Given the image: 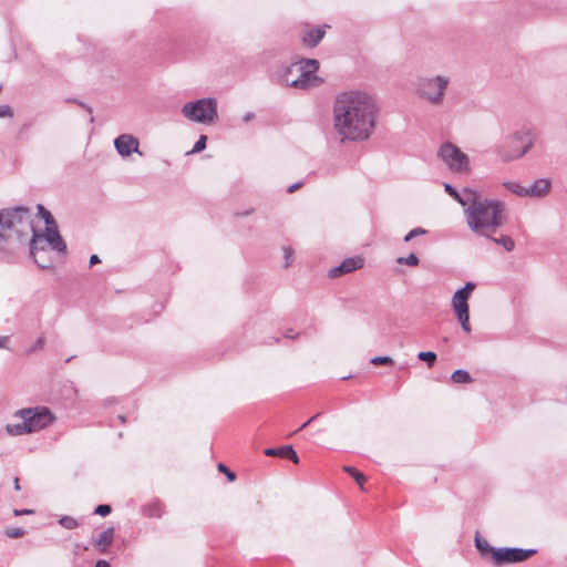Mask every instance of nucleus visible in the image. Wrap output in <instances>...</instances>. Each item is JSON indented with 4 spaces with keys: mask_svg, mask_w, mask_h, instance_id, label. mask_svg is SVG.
<instances>
[{
    "mask_svg": "<svg viewBox=\"0 0 567 567\" xmlns=\"http://www.w3.org/2000/svg\"><path fill=\"white\" fill-rule=\"evenodd\" d=\"M13 111L10 105L3 104L0 105V117H12Z\"/></svg>",
    "mask_w": 567,
    "mask_h": 567,
    "instance_id": "ea45409f",
    "label": "nucleus"
},
{
    "mask_svg": "<svg viewBox=\"0 0 567 567\" xmlns=\"http://www.w3.org/2000/svg\"><path fill=\"white\" fill-rule=\"evenodd\" d=\"M252 212H254V209H249V210H246L245 213H243L241 215H243V216H248V215H250Z\"/></svg>",
    "mask_w": 567,
    "mask_h": 567,
    "instance_id": "8fccbe9b",
    "label": "nucleus"
},
{
    "mask_svg": "<svg viewBox=\"0 0 567 567\" xmlns=\"http://www.w3.org/2000/svg\"><path fill=\"white\" fill-rule=\"evenodd\" d=\"M286 451L288 453V455L286 457L291 460L295 464H298L299 457H298L297 453L295 452L292 445H286Z\"/></svg>",
    "mask_w": 567,
    "mask_h": 567,
    "instance_id": "58836bf2",
    "label": "nucleus"
},
{
    "mask_svg": "<svg viewBox=\"0 0 567 567\" xmlns=\"http://www.w3.org/2000/svg\"><path fill=\"white\" fill-rule=\"evenodd\" d=\"M474 543L475 547L483 556L491 555L493 557V551L497 549L489 545V543L485 538L481 537L478 533H476L475 535Z\"/></svg>",
    "mask_w": 567,
    "mask_h": 567,
    "instance_id": "aec40b11",
    "label": "nucleus"
},
{
    "mask_svg": "<svg viewBox=\"0 0 567 567\" xmlns=\"http://www.w3.org/2000/svg\"><path fill=\"white\" fill-rule=\"evenodd\" d=\"M267 456H280L286 457L288 455L286 451V445L281 447H269L264 452Z\"/></svg>",
    "mask_w": 567,
    "mask_h": 567,
    "instance_id": "473e14b6",
    "label": "nucleus"
},
{
    "mask_svg": "<svg viewBox=\"0 0 567 567\" xmlns=\"http://www.w3.org/2000/svg\"><path fill=\"white\" fill-rule=\"evenodd\" d=\"M255 118V114L252 112H247L243 116V122L248 123Z\"/></svg>",
    "mask_w": 567,
    "mask_h": 567,
    "instance_id": "37998d69",
    "label": "nucleus"
},
{
    "mask_svg": "<svg viewBox=\"0 0 567 567\" xmlns=\"http://www.w3.org/2000/svg\"><path fill=\"white\" fill-rule=\"evenodd\" d=\"M514 137L516 140L524 141L525 145L519 151H515L512 153H506L503 150H499V155L506 162L524 156L534 145L533 133L529 130L516 133Z\"/></svg>",
    "mask_w": 567,
    "mask_h": 567,
    "instance_id": "4468645a",
    "label": "nucleus"
},
{
    "mask_svg": "<svg viewBox=\"0 0 567 567\" xmlns=\"http://www.w3.org/2000/svg\"><path fill=\"white\" fill-rule=\"evenodd\" d=\"M14 416L25 423L30 433L40 431L54 421L53 414L45 406L21 409L16 412Z\"/></svg>",
    "mask_w": 567,
    "mask_h": 567,
    "instance_id": "9d476101",
    "label": "nucleus"
},
{
    "mask_svg": "<svg viewBox=\"0 0 567 567\" xmlns=\"http://www.w3.org/2000/svg\"><path fill=\"white\" fill-rule=\"evenodd\" d=\"M396 262L404 264L408 266H417L419 265V258L414 254H410L408 257H400L396 259Z\"/></svg>",
    "mask_w": 567,
    "mask_h": 567,
    "instance_id": "72a5a7b5",
    "label": "nucleus"
},
{
    "mask_svg": "<svg viewBox=\"0 0 567 567\" xmlns=\"http://www.w3.org/2000/svg\"><path fill=\"white\" fill-rule=\"evenodd\" d=\"M417 358L419 360L426 362L429 367H432L436 361V353L433 351H421L417 353Z\"/></svg>",
    "mask_w": 567,
    "mask_h": 567,
    "instance_id": "cd10ccee",
    "label": "nucleus"
},
{
    "mask_svg": "<svg viewBox=\"0 0 567 567\" xmlns=\"http://www.w3.org/2000/svg\"><path fill=\"white\" fill-rule=\"evenodd\" d=\"M95 567H111L110 564L106 560H99L95 564Z\"/></svg>",
    "mask_w": 567,
    "mask_h": 567,
    "instance_id": "de8ad7c7",
    "label": "nucleus"
},
{
    "mask_svg": "<svg viewBox=\"0 0 567 567\" xmlns=\"http://www.w3.org/2000/svg\"><path fill=\"white\" fill-rule=\"evenodd\" d=\"M343 470H344V472L350 474L354 478V481L358 483L360 488L363 489V483L365 482L364 475L360 471H358L357 468H354L352 466H344Z\"/></svg>",
    "mask_w": 567,
    "mask_h": 567,
    "instance_id": "b1692460",
    "label": "nucleus"
},
{
    "mask_svg": "<svg viewBox=\"0 0 567 567\" xmlns=\"http://www.w3.org/2000/svg\"><path fill=\"white\" fill-rule=\"evenodd\" d=\"M475 288L476 284L468 281L464 285V287L456 290L451 299L453 311L462 329L467 333H470L472 330L470 324L468 299Z\"/></svg>",
    "mask_w": 567,
    "mask_h": 567,
    "instance_id": "1a4fd4ad",
    "label": "nucleus"
},
{
    "mask_svg": "<svg viewBox=\"0 0 567 567\" xmlns=\"http://www.w3.org/2000/svg\"><path fill=\"white\" fill-rule=\"evenodd\" d=\"M9 342H10V337L9 336L0 337V348L9 349Z\"/></svg>",
    "mask_w": 567,
    "mask_h": 567,
    "instance_id": "79ce46f5",
    "label": "nucleus"
},
{
    "mask_svg": "<svg viewBox=\"0 0 567 567\" xmlns=\"http://www.w3.org/2000/svg\"><path fill=\"white\" fill-rule=\"evenodd\" d=\"M118 420L124 423L125 422V415H118Z\"/></svg>",
    "mask_w": 567,
    "mask_h": 567,
    "instance_id": "603ef678",
    "label": "nucleus"
},
{
    "mask_svg": "<svg viewBox=\"0 0 567 567\" xmlns=\"http://www.w3.org/2000/svg\"><path fill=\"white\" fill-rule=\"evenodd\" d=\"M505 204L501 200L482 198L476 194V198L464 209L468 228L482 236H488L505 223Z\"/></svg>",
    "mask_w": 567,
    "mask_h": 567,
    "instance_id": "f03ea898",
    "label": "nucleus"
},
{
    "mask_svg": "<svg viewBox=\"0 0 567 567\" xmlns=\"http://www.w3.org/2000/svg\"><path fill=\"white\" fill-rule=\"evenodd\" d=\"M282 254H284V259H285L284 267L288 268L293 262L295 251H293V249L290 246H284L282 247Z\"/></svg>",
    "mask_w": 567,
    "mask_h": 567,
    "instance_id": "c756f323",
    "label": "nucleus"
},
{
    "mask_svg": "<svg viewBox=\"0 0 567 567\" xmlns=\"http://www.w3.org/2000/svg\"><path fill=\"white\" fill-rule=\"evenodd\" d=\"M450 83V76L443 74L422 76L417 81L416 93L429 104L441 106Z\"/></svg>",
    "mask_w": 567,
    "mask_h": 567,
    "instance_id": "423d86ee",
    "label": "nucleus"
},
{
    "mask_svg": "<svg viewBox=\"0 0 567 567\" xmlns=\"http://www.w3.org/2000/svg\"><path fill=\"white\" fill-rule=\"evenodd\" d=\"M445 192L455 199L461 206L467 208L471 203L476 198V194L478 193L472 188H464L462 192L456 190L451 184H444Z\"/></svg>",
    "mask_w": 567,
    "mask_h": 567,
    "instance_id": "2eb2a0df",
    "label": "nucleus"
},
{
    "mask_svg": "<svg viewBox=\"0 0 567 567\" xmlns=\"http://www.w3.org/2000/svg\"><path fill=\"white\" fill-rule=\"evenodd\" d=\"M551 187V182L547 178L536 179L528 186H525L524 197L530 198H543L545 197Z\"/></svg>",
    "mask_w": 567,
    "mask_h": 567,
    "instance_id": "dca6fc26",
    "label": "nucleus"
},
{
    "mask_svg": "<svg viewBox=\"0 0 567 567\" xmlns=\"http://www.w3.org/2000/svg\"><path fill=\"white\" fill-rule=\"evenodd\" d=\"M34 514L33 509L23 508V509H13L14 516H21V515H32Z\"/></svg>",
    "mask_w": 567,
    "mask_h": 567,
    "instance_id": "a19ab883",
    "label": "nucleus"
},
{
    "mask_svg": "<svg viewBox=\"0 0 567 567\" xmlns=\"http://www.w3.org/2000/svg\"><path fill=\"white\" fill-rule=\"evenodd\" d=\"M25 530L21 527H7L4 529V535L9 538H20L24 536Z\"/></svg>",
    "mask_w": 567,
    "mask_h": 567,
    "instance_id": "7c9ffc66",
    "label": "nucleus"
},
{
    "mask_svg": "<svg viewBox=\"0 0 567 567\" xmlns=\"http://www.w3.org/2000/svg\"><path fill=\"white\" fill-rule=\"evenodd\" d=\"M38 214L44 220L45 229H59L52 214L41 204L37 206Z\"/></svg>",
    "mask_w": 567,
    "mask_h": 567,
    "instance_id": "412c9836",
    "label": "nucleus"
},
{
    "mask_svg": "<svg viewBox=\"0 0 567 567\" xmlns=\"http://www.w3.org/2000/svg\"><path fill=\"white\" fill-rule=\"evenodd\" d=\"M326 34L324 27H315L302 31V43L308 48H316Z\"/></svg>",
    "mask_w": 567,
    "mask_h": 567,
    "instance_id": "f3484780",
    "label": "nucleus"
},
{
    "mask_svg": "<svg viewBox=\"0 0 567 567\" xmlns=\"http://www.w3.org/2000/svg\"><path fill=\"white\" fill-rule=\"evenodd\" d=\"M114 539V528L109 527L103 530L100 536L93 542L94 547L99 548L101 553H105Z\"/></svg>",
    "mask_w": 567,
    "mask_h": 567,
    "instance_id": "a211bd4d",
    "label": "nucleus"
},
{
    "mask_svg": "<svg viewBox=\"0 0 567 567\" xmlns=\"http://www.w3.org/2000/svg\"><path fill=\"white\" fill-rule=\"evenodd\" d=\"M29 229L34 230L29 208L19 206L0 212V241L8 240L12 234L22 237Z\"/></svg>",
    "mask_w": 567,
    "mask_h": 567,
    "instance_id": "39448f33",
    "label": "nucleus"
},
{
    "mask_svg": "<svg viewBox=\"0 0 567 567\" xmlns=\"http://www.w3.org/2000/svg\"><path fill=\"white\" fill-rule=\"evenodd\" d=\"M451 379L454 383H460V384H466V383H471L473 381V378L471 377V374L466 370H463V369L455 370L452 373Z\"/></svg>",
    "mask_w": 567,
    "mask_h": 567,
    "instance_id": "4be33fe9",
    "label": "nucleus"
},
{
    "mask_svg": "<svg viewBox=\"0 0 567 567\" xmlns=\"http://www.w3.org/2000/svg\"><path fill=\"white\" fill-rule=\"evenodd\" d=\"M371 363L374 365L393 364V359L389 355L374 357L371 359Z\"/></svg>",
    "mask_w": 567,
    "mask_h": 567,
    "instance_id": "c9c22d12",
    "label": "nucleus"
},
{
    "mask_svg": "<svg viewBox=\"0 0 567 567\" xmlns=\"http://www.w3.org/2000/svg\"><path fill=\"white\" fill-rule=\"evenodd\" d=\"M99 262H100V258H99V256H97V255H92V256L90 257V266H94V265H96V264H99Z\"/></svg>",
    "mask_w": 567,
    "mask_h": 567,
    "instance_id": "49530a36",
    "label": "nucleus"
},
{
    "mask_svg": "<svg viewBox=\"0 0 567 567\" xmlns=\"http://www.w3.org/2000/svg\"><path fill=\"white\" fill-rule=\"evenodd\" d=\"M318 70V60L300 59L290 64L279 66L271 74V80L278 85L309 91L318 87L322 83V79L317 74Z\"/></svg>",
    "mask_w": 567,
    "mask_h": 567,
    "instance_id": "7ed1b4c3",
    "label": "nucleus"
},
{
    "mask_svg": "<svg viewBox=\"0 0 567 567\" xmlns=\"http://www.w3.org/2000/svg\"><path fill=\"white\" fill-rule=\"evenodd\" d=\"M59 524L66 529H74L79 526L78 520L72 516H62Z\"/></svg>",
    "mask_w": 567,
    "mask_h": 567,
    "instance_id": "c85d7f7f",
    "label": "nucleus"
},
{
    "mask_svg": "<svg viewBox=\"0 0 567 567\" xmlns=\"http://www.w3.org/2000/svg\"><path fill=\"white\" fill-rule=\"evenodd\" d=\"M112 508L107 504L97 505L94 509L95 515L107 516L111 513Z\"/></svg>",
    "mask_w": 567,
    "mask_h": 567,
    "instance_id": "4c0bfd02",
    "label": "nucleus"
},
{
    "mask_svg": "<svg viewBox=\"0 0 567 567\" xmlns=\"http://www.w3.org/2000/svg\"><path fill=\"white\" fill-rule=\"evenodd\" d=\"M45 342V337L43 334L40 336L30 348L24 350V354L30 355L34 352L41 351L44 348Z\"/></svg>",
    "mask_w": 567,
    "mask_h": 567,
    "instance_id": "bb28decb",
    "label": "nucleus"
},
{
    "mask_svg": "<svg viewBox=\"0 0 567 567\" xmlns=\"http://www.w3.org/2000/svg\"><path fill=\"white\" fill-rule=\"evenodd\" d=\"M302 183H296V184H292L288 187L287 192L289 194L293 193L295 190H297L299 187H301Z\"/></svg>",
    "mask_w": 567,
    "mask_h": 567,
    "instance_id": "c03bdc74",
    "label": "nucleus"
},
{
    "mask_svg": "<svg viewBox=\"0 0 567 567\" xmlns=\"http://www.w3.org/2000/svg\"><path fill=\"white\" fill-rule=\"evenodd\" d=\"M534 554H536V549L502 547V548H497L495 551H493V563L496 566L522 563V561L527 560Z\"/></svg>",
    "mask_w": 567,
    "mask_h": 567,
    "instance_id": "9b49d317",
    "label": "nucleus"
},
{
    "mask_svg": "<svg viewBox=\"0 0 567 567\" xmlns=\"http://www.w3.org/2000/svg\"><path fill=\"white\" fill-rule=\"evenodd\" d=\"M217 468L219 472L226 474L229 482H234L236 480V474L231 472L225 464L219 463Z\"/></svg>",
    "mask_w": 567,
    "mask_h": 567,
    "instance_id": "e433bc0d",
    "label": "nucleus"
},
{
    "mask_svg": "<svg viewBox=\"0 0 567 567\" xmlns=\"http://www.w3.org/2000/svg\"><path fill=\"white\" fill-rule=\"evenodd\" d=\"M182 115L194 123L210 125L218 118V103L215 97H203L185 103Z\"/></svg>",
    "mask_w": 567,
    "mask_h": 567,
    "instance_id": "0eeeda50",
    "label": "nucleus"
},
{
    "mask_svg": "<svg viewBox=\"0 0 567 567\" xmlns=\"http://www.w3.org/2000/svg\"><path fill=\"white\" fill-rule=\"evenodd\" d=\"M378 105L367 92L350 90L338 94L333 102V128L340 141L363 142L373 133Z\"/></svg>",
    "mask_w": 567,
    "mask_h": 567,
    "instance_id": "f257e3e1",
    "label": "nucleus"
},
{
    "mask_svg": "<svg viewBox=\"0 0 567 567\" xmlns=\"http://www.w3.org/2000/svg\"><path fill=\"white\" fill-rule=\"evenodd\" d=\"M142 513L146 517L159 518L164 513L163 505L158 501H154L142 508Z\"/></svg>",
    "mask_w": 567,
    "mask_h": 567,
    "instance_id": "6ab92c4d",
    "label": "nucleus"
},
{
    "mask_svg": "<svg viewBox=\"0 0 567 567\" xmlns=\"http://www.w3.org/2000/svg\"><path fill=\"white\" fill-rule=\"evenodd\" d=\"M320 414H316L313 416H311L307 422H303V424L299 427V430H302L305 429L306 426H308L311 422H313Z\"/></svg>",
    "mask_w": 567,
    "mask_h": 567,
    "instance_id": "a18cd8bd",
    "label": "nucleus"
},
{
    "mask_svg": "<svg viewBox=\"0 0 567 567\" xmlns=\"http://www.w3.org/2000/svg\"><path fill=\"white\" fill-rule=\"evenodd\" d=\"M364 265L363 258L360 256L349 257L341 261V264L337 267H333L329 270L328 276L330 278H338L346 274L353 272L358 269H361Z\"/></svg>",
    "mask_w": 567,
    "mask_h": 567,
    "instance_id": "ddd939ff",
    "label": "nucleus"
},
{
    "mask_svg": "<svg viewBox=\"0 0 567 567\" xmlns=\"http://www.w3.org/2000/svg\"><path fill=\"white\" fill-rule=\"evenodd\" d=\"M6 431L10 435H23L30 433L28 426L23 421L21 424H7Z\"/></svg>",
    "mask_w": 567,
    "mask_h": 567,
    "instance_id": "5701e85b",
    "label": "nucleus"
},
{
    "mask_svg": "<svg viewBox=\"0 0 567 567\" xmlns=\"http://www.w3.org/2000/svg\"><path fill=\"white\" fill-rule=\"evenodd\" d=\"M48 248L58 254L66 252V244L61 237L59 229H45L43 233L34 229L29 243V249L34 262L42 269H49L53 266V261H42V252H47Z\"/></svg>",
    "mask_w": 567,
    "mask_h": 567,
    "instance_id": "20e7f679",
    "label": "nucleus"
},
{
    "mask_svg": "<svg viewBox=\"0 0 567 567\" xmlns=\"http://www.w3.org/2000/svg\"><path fill=\"white\" fill-rule=\"evenodd\" d=\"M45 252H42V261H52L50 258H47Z\"/></svg>",
    "mask_w": 567,
    "mask_h": 567,
    "instance_id": "3c124183",
    "label": "nucleus"
},
{
    "mask_svg": "<svg viewBox=\"0 0 567 567\" xmlns=\"http://www.w3.org/2000/svg\"><path fill=\"white\" fill-rule=\"evenodd\" d=\"M427 230L424 229V228H421V227H416V228H413L412 230H410L405 237H404V241L408 243V241H411L412 239H414L415 237L417 236H421V235H424L426 234Z\"/></svg>",
    "mask_w": 567,
    "mask_h": 567,
    "instance_id": "f704fd0d",
    "label": "nucleus"
},
{
    "mask_svg": "<svg viewBox=\"0 0 567 567\" xmlns=\"http://www.w3.org/2000/svg\"><path fill=\"white\" fill-rule=\"evenodd\" d=\"M13 487L16 491H20V484H19V478L16 477L14 481H13Z\"/></svg>",
    "mask_w": 567,
    "mask_h": 567,
    "instance_id": "09e8293b",
    "label": "nucleus"
},
{
    "mask_svg": "<svg viewBox=\"0 0 567 567\" xmlns=\"http://www.w3.org/2000/svg\"><path fill=\"white\" fill-rule=\"evenodd\" d=\"M437 157L444 163V165L455 174H470L471 162L467 154L451 142H444L439 151Z\"/></svg>",
    "mask_w": 567,
    "mask_h": 567,
    "instance_id": "6e6552de",
    "label": "nucleus"
},
{
    "mask_svg": "<svg viewBox=\"0 0 567 567\" xmlns=\"http://www.w3.org/2000/svg\"><path fill=\"white\" fill-rule=\"evenodd\" d=\"M206 143H207V136L204 134L199 135L198 140L196 141V143L194 144V146L189 153L195 154V153H199V152L204 151L206 148Z\"/></svg>",
    "mask_w": 567,
    "mask_h": 567,
    "instance_id": "2f4dec72",
    "label": "nucleus"
},
{
    "mask_svg": "<svg viewBox=\"0 0 567 567\" xmlns=\"http://www.w3.org/2000/svg\"><path fill=\"white\" fill-rule=\"evenodd\" d=\"M113 144L115 151L122 157H128L133 153L143 156V153L140 151V141L133 134H121L114 140Z\"/></svg>",
    "mask_w": 567,
    "mask_h": 567,
    "instance_id": "f8f14e48",
    "label": "nucleus"
},
{
    "mask_svg": "<svg viewBox=\"0 0 567 567\" xmlns=\"http://www.w3.org/2000/svg\"><path fill=\"white\" fill-rule=\"evenodd\" d=\"M492 240L505 248L506 251H512L515 248V241L509 236H502L499 238H492Z\"/></svg>",
    "mask_w": 567,
    "mask_h": 567,
    "instance_id": "a878e982",
    "label": "nucleus"
},
{
    "mask_svg": "<svg viewBox=\"0 0 567 567\" xmlns=\"http://www.w3.org/2000/svg\"><path fill=\"white\" fill-rule=\"evenodd\" d=\"M503 185L506 189H508L513 194H515L519 197H524L525 186H522L520 184H518L516 182H512V181L504 182Z\"/></svg>",
    "mask_w": 567,
    "mask_h": 567,
    "instance_id": "393cba45",
    "label": "nucleus"
}]
</instances>
